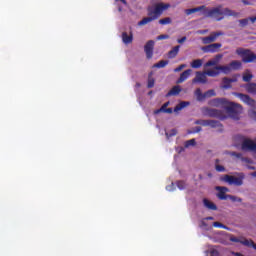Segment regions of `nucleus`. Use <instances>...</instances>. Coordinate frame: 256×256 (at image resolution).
Here are the masks:
<instances>
[{"instance_id": "nucleus-1", "label": "nucleus", "mask_w": 256, "mask_h": 256, "mask_svg": "<svg viewBox=\"0 0 256 256\" xmlns=\"http://www.w3.org/2000/svg\"><path fill=\"white\" fill-rule=\"evenodd\" d=\"M200 15H203L206 19H215V21H223L225 17H239L240 13L235 12L229 8H224L222 6H217L215 8H207L205 5L196 7V8H190L186 9L185 13L186 15H192V13H199Z\"/></svg>"}, {"instance_id": "nucleus-2", "label": "nucleus", "mask_w": 256, "mask_h": 256, "mask_svg": "<svg viewBox=\"0 0 256 256\" xmlns=\"http://www.w3.org/2000/svg\"><path fill=\"white\" fill-rule=\"evenodd\" d=\"M171 7L170 4L165 3H157L153 8H148L149 17L143 18L138 25L141 27L143 25H147V23H151V21H155V19H159L161 15H163V11H167Z\"/></svg>"}, {"instance_id": "nucleus-3", "label": "nucleus", "mask_w": 256, "mask_h": 256, "mask_svg": "<svg viewBox=\"0 0 256 256\" xmlns=\"http://www.w3.org/2000/svg\"><path fill=\"white\" fill-rule=\"evenodd\" d=\"M244 180H245V173L243 172L237 173V177L231 176L229 174H225L220 178V181H223L224 183H228V185H235V187H241V185H243Z\"/></svg>"}, {"instance_id": "nucleus-4", "label": "nucleus", "mask_w": 256, "mask_h": 256, "mask_svg": "<svg viewBox=\"0 0 256 256\" xmlns=\"http://www.w3.org/2000/svg\"><path fill=\"white\" fill-rule=\"evenodd\" d=\"M236 53L241 56L243 63H256V54L245 48L236 49Z\"/></svg>"}, {"instance_id": "nucleus-5", "label": "nucleus", "mask_w": 256, "mask_h": 256, "mask_svg": "<svg viewBox=\"0 0 256 256\" xmlns=\"http://www.w3.org/2000/svg\"><path fill=\"white\" fill-rule=\"evenodd\" d=\"M204 115H206V117H212L213 119H219V121H225V119H227L225 111L215 108H206Z\"/></svg>"}, {"instance_id": "nucleus-6", "label": "nucleus", "mask_w": 256, "mask_h": 256, "mask_svg": "<svg viewBox=\"0 0 256 256\" xmlns=\"http://www.w3.org/2000/svg\"><path fill=\"white\" fill-rule=\"evenodd\" d=\"M224 109L225 111H227L228 114L231 115V117L235 118L239 116V113H241V111H243V106L235 102H227Z\"/></svg>"}, {"instance_id": "nucleus-7", "label": "nucleus", "mask_w": 256, "mask_h": 256, "mask_svg": "<svg viewBox=\"0 0 256 256\" xmlns=\"http://www.w3.org/2000/svg\"><path fill=\"white\" fill-rule=\"evenodd\" d=\"M230 241H232V243H240L241 245H244V247H250L252 249H256V244L252 239L231 236Z\"/></svg>"}, {"instance_id": "nucleus-8", "label": "nucleus", "mask_w": 256, "mask_h": 256, "mask_svg": "<svg viewBox=\"0 0 256 256\" xmlns=\"http://www.w3.org/2000/svg\"><path fill=\"white\" fill-rule=\"evenodd\" d=\"M235 97H238V99L245 103L246 105H249V107H252V109H255L256 107V101L255 99L251 98V96L243 93H234Z\"/></svg>"}, {"instance_id": "nucleus-9", "label": "nucleus", "mask_w": 256, "mask_h": 256, "mask_svg": "<svg viewBox=\"0 0 256 256\" xmlns=\"http://www.w3.org/2000/svg\"><path fill=\"white\" fill-rule=\"evenodd\" d=\"M225 33L218 31V32H212L209 36L202 37L201 41L204 45H211V43H215L217 41L218 37H223Z\"/></svg>"}, {"instance_id": "nucleus-10", "label": "nucleus", "mask_w": 256, "mask_h": 256, "mask_svg": "<svg viewBox=\"0 0 256 256\" xmlns=\"http://www.w3.org/2000/svg\"><path fill=\"white\" fill-rule=\"evenodd\" d=\"M221 47H223V44L221 43H212V44L203 46L201 48V51H203V53H219V51L221 50Z\"/></svg>"}, {"instance_id": "nucleus-11", "label": "nucleus", "mask_w": 256, "mask_h": 256, "mask_svg": "<svg viewBox=\"0 0 256 256\" xmlns=\"http://www.w3.org/2000/svg\"><path fill=\"white\" fill-rule=\"evenodd\" d=\"M216 191H218L217 197L220 201H227L229 194L226 193H229V188L225 186H216Z\"/></svg>"}, {"instance_id": "nucleus-12", "label": "nucleus", "mask_w": 256, "mask_h": 256, "mask_svg": "<svg viewBox=\"0 0 256 256\" xmlns=\"http://www.w3.org/2000/svg\"><path fill=\"white\" fill-rule=\"evenodd\" d=\"M242 151H254L256 152V144L251 139H244L242 142Z\"/></svg>"}, {"instance_id": "nucleus-13", "label": "nucleus", "mask_w": 256, "mask_h": 256, "mask_svg": "<svg viewBox=\"0 0 256 256\" xmlns=\"http://www.w3.org/2000/svg\"><path fill=\"white\" fill-rule=\"evenodd\" d=\"M155 47V41L149 40L145 46H144V51L146 53L147 59H152L153 58V49Z\"/></svg>"}, {"instance_id": "nucleus-14", "label": "nucleus", "mask_w": 256, "mask_h": 256, "mask_svg": "<svg viewBox=\"0 0 256 256\" xmlns=\"http://www.w3.org/2000/svg\"><path fill=\"white\" fill-rule=\"evenodd\" d=\"M207 74L205 72H196V77L192 80V83H207Z\"/></svg>"}, {"instance_id": "nucleus-15", "label": "nucleus", "mask_w": 256, "mask_h": 256, "mask_svg": "<svg viewBox=\"0 0 256 256\" xmlns=\"http://www.w3.org/2000/svg\"><path fill=\"white\" fill-rule=\"evenodd\" d=\"M227 103L228 101L225 98H215L211 101V105H213V107H222V109H225Z\"/></svg>"}, {"instance_id": "nucleus-16", "label": "nucleus", "mask_w": 256, "mask_h": 256, "mask_svg": "<svg viewBox=\"0 0 256 256\" xmlns=\"http://www.w3.org/2000/svg\"><path fill=\"white\" fill-rule=\"evenodd\" d=\"M191 73H193V70L187 69L184 72L180 74V77L177 79L176 83L179 85L181 83H184V81H187L189 77L191 76Z\"/></svg>"}, {"instance_id": "nucleus-17", "label": "nucleus", "mask_w": 256, "mask_h": 256, "mask_svg": "<svg viewBox=\"0 0 256 256\" xmlns=\"http://www.w3.org/2000/svg\"><path fill=\"white\" fill-rule=\"evenodd\" d=\"M226 155H230L231 157H236V159H240L243 163H251V159L247 157H243V154L239 152H226Z\"/></svg>"}, {"instance_id": "nucleus-18", "label": "nucleus", "mask_w": 256, "mask_h": 256, "mask_svg": "<svg viewBox=\"0 0 256 256\" xmlns=\"http://www.w3.org/2000/svg\"><path fill=\"white\" fill-rule=\"evenodd\" d=\"M245 91H247L250 95H256V83L249 82L244 85Z\"/></svg>"}, {"instance_id": "nucleus-19", "label": "nucleus", "mask_w": 256, "mask_h": 256, "mask_svg": "<svg viewBox=\"0 0 256 256\" xmlns=\"http://www.w3.org/2000/svg\"><path fill=\"white\" fill-rule=\"evenodd\" d=\"M122 41L125 45L133 43V33L130 32V35L127 32L122 33Z\"/></svg>"}, {"instance_id": "nucleus-20", "label": "nucleus", "mask_w": 256, "mask_h": 256, "mask_svg": "<svg viewBox=\"0 0 256 256\" xmlns=\"http://www.w3.org/2000/svg\"><path fill=\"white\" fill-rule=\"evenodd\" d=\"M179 93H181V86L176 85L166 94V97H176Z\"/></svg>"}, {"instance_id": "nucleus-21", "label": "nucleus", "mask_w": 256, "mask_h": 256, "mask_svg": "<svg viewBox=\"0 0 256 256\" xmlns=\"http://www.w3.org/2000/svg\"><path fill=\"white\" fill-rule=\"evenodd\" d=\"M189 105H191V103L188 101L180 102L175 106L174 113H179V111H183V109H185V107H189Z\"/></svg>"}, {"instance_id": "nucleus-22", "label": "nucleus", "mask_w": 256, "mask_h": 256, "mask_svg": "<svg viewBox=\"0 0 256 256\" xmlns=\"http://www.w3.org/2000/svg\"><path fill=\"white\" fill-rule=\"evenodd\" d=\"M231 71H239L241 67H243V64L239 60H234L229 63Z\"/></svg>"}, {"instance_id": "nucleus-23", "label": "nucleus", "mask_w": 256, "mask_h": 256, "mask_svg": "<svg viewBox=\"0 0 256 256\" xmlns=\"http://www.w3.org/2000/svg\"><path fill=\"white\" fill-rule=\"evenodd\" d=\"M216 71H222V73H224V75H229V73H231V66L230 64L228 65H224V66H215Z\"/></svg>"}, {"instance_id": "nucleus-24", "label": "nucleus", "mask_w": 256, "mask_h": 256, "mask_svg": "<svg viewBox=\"0 0 256 256\" xmlns=\"http://www.w3.org/2000/svg\"><path fill=\"white\" fill-rule=\"evenodd\" d=\"M204 207L207 209H210V211H217V205L215 203L209 201V199L204 198L203 200Z\"/></svg>"}, {"instance_id": "nucleus-25", "label": "nucleus", "mask_w": 256, "mask_h": 256, "mask_svg": "<svg viewBox=\"0 0 256 256\" xmlns=\"http://www.w3.org/2000/svg\"><path fill=\"white\" fill-rule=\"evenodd\" d=\"M179 49H181V46H175L173 50H170L168 52V59H175L177 55H179Z\"/></svg>"}, {"instance_id": "nucleus-26", "label": "nucleus", "mask_w": 256, "mask_h": 256, "mask_svg": "<svg viewBox=\"0 0 256 256\" xmlns=\"http://www.w3.org/2000/svg\"><path fill=\"white\" fill-rule=\"evenodd\" d=\"M251 79H253V74H251L250 70H246L242 75V80L244 83H251Z\"/></svg>"}, {"instance_id": "nucleus-27", "label": "nucleus", "mask_w": 256, "mask_h": 256, "mask_svg": "<svg viewBox=\"0 0 256 256\" xmlns=\"http://www.w3.org/2000/svg\"><path fill=\"white\" fill-rule=\"evenodd\" d=\"M209 127H211L212 129H220L221 131L223 130V124H221V122L217 121V120H210L209 121Z\"/></svg>"}, {"instance_id": "nucleus-28", "label": "nucleus", "mask_w": 256, "mask_h": 256, "mask_svg": "<svg viewBox=\"0 0 256 256\" xmlns=\"http://www.w3.org/2000/svg\"><path fill=\"white\" fill-rule=\"evenodd\" d=\"M190 66L192 67V69H201V67H203V60L201 59L193 60Z\"/></svg>"}, {"instance_id": "nucleus-29", "label": "nucleus", "mask_w": 256, "mask_h": 256, "mask_svg": "<svg viewBox=\"0 0 256 256\" xmlns=\"http://www.w3.org/2000/svg\"><path fill=\"white\" fill-rule=\"evenodd\" d=\"M205 73L208 77H219L221 75V72L215 69V67L212 70H207Z\"/></svg>"}, {"instance_id": "nucleus-30", "label": "nucleus", "mask_w": 256, "mask_h": 256, "mask_svg": "<svg viewBox=\"0 0 256 256\" xmlns=\"http://www.w3.org/2000/svg\"><path fill=\"white\" fill-rule=\"evenodd\" d=\"M169 65L168 60H161L158 63L154 64L153 67L156 69H163L164 67H167Z\"/></svg>"}, {"instance_id": "nucleus-31", "label": "nucleus", "mask_w": 256, "mask_h": 256, "mask_svg": "<svg viewBox=\"0 0 256 256\" xmlns=\"http://www.w3.org/2000/svg\"><path fill=\"white\" fill-rule=\"evenodd\" d=\"M222 83H223L222 89H231L232 85H231L230 78L224 77L222 79Z\"/></svg>"}, {"instance_id": "nucleus-32", "label": "nucleus", "mask_w": 256, "mask_h": 256, "mask_svg": "<svg viewBox=\"0 0 256 256\" xmlns=\"http://www.w3.org/2000/svg\"><path fill=\"white\" fill-rule=\"evenodd\" d=\"M148 89H153L155 87V78L151 77V74L148 76V84H147Z\"/></svg>"}, {"instance_id": "nucleus-33", "label": "nucleus", "mask_w": 256, "mask_h": 256, "mask_svg": "<svg viewBox=\"0 0 256 256\" xmlns=\"http://www.w3.org/2000/svg\"><path fill=\"white\" fill-rule=\"evenodd\" d=\"M209 121L210 120L200 119V120H196L194 123L195 125H202V127H209Z\"/></svg>"}, {"instance_id": "nucleus-34", "label": "nucleus", "mask_w": 256, "mask_h": 256, "mask_svg": "<svg viewBox=\"0 0 256 256\" xmlns=\"http://www.w3.org/2000/svg\"><path fill=\"white\" fill-rule=\"evenodd\" d=\"M195 95H196L198 101H202V99H205V97H204L205 94H203V92H201L200 88H197L195 90Z\"/></svg>"}, {"instance_id": "nucleus-35", "label": "nucleus", "mask_w": 256, "mask_h": 256, "mask_svg": "<svg viewBox=\"0 0 256 256\" xmlns=\"http://www.w3.org/2000/svg\"><path fill=\"white\" fill-rule=\"evenodd\" d=\"M169 107V102L164 103L158 110H155L156 114L165 113V110Z\"/></svg>"}, {"instance_id": "nucleus-36", "label": "nucleus", "mask_w": 256, "mask_h": 256, "mask_svg": "<svg viewBox=\"0 0 256 256\" xmlns=\"http://www.w3.org/2000/svg\"><path fill=\"white\" fill-rule=\"evenodd\" d=\"M213 227H216L218 229H226L227 231H229V227H227L221 222H213Z\"/></svg>"}, {"instance_id": "nucleus-37", "label": "nucleus", "mask_w": 256, "mask_h": 256, "mask_svg": "<svg viewBox=\"0 0 256 256\" xmlns=\"http://www.w3.org/2000/svg\"><path fill=\"white\" fill-rule=\"evenodd\" d=\"M196 143L195 139H190L185 142L184 147H195Z\"/></svg>"}, {"instance_id": "nucleus-38", "label": "nucleus", "mask_w": 256, "mask_h": 256, "mask_svg": "<svg viewBox=\"0 0 256 256\" xmlns=\"http://www.w3.org/2000/svg\"><path fill=\"white\" fill-rule=\"evenodd\" d=\"M178 189H180V191H183V189H185L187 187V184L185 183V181L180 180L176 183Z\"/></svg>"}, {"instance_id": "nucleus-39", "label": "nucleus", "mask_w": 256, "mask_h": 256, "mask_svg": "<svg viewBox=\"0 0 256 256\" xmlns=\"http://www.w3.org/2000/svg\"><path fill=\"white\" fill-rule=\"evenodd\" d=\"M228 199H230V201H232L233 203L235 202L241 203L243 201V199L237 196L229 195V194H228Z\"/></svg>"}, {"instance_id": "nucleus-40", "label": "nucleus", "mask_w": 256, "mask_h": 256, "mask_svg": "<svg viewBox=\"0 0 256 256\" xmlns=\"http://www.w3.org/2000/svg\"><path fill=\"white\" fill-rule=\"evenodd\" d=\"M159 23H160V25H169L171 23V18L170 17H166L164 19H160Z\"/></svg>"}, {"instance_id": "nucleus-41", "label": "nucleus", "mask_w": 256, "mask_h": 256, "mask_svg": "<svg viewBox=\"0 0 256 256\" xmlns=\"http://www.w3.org/2000/svg\"><path fill=\"white\" fill-rule=\"evenodd\" d=\"M215 170H216L218 173H225V167L222 166V165H219V164H215Z\"/></svg>"}, {"instance_id": "nucleus-42", "label": "nucleus", "mask_w": 256, "mask_h": 256, "mask_svg": "<svg viewBox=\"0 0 256 256\" xmlns=\"http://www.w3.org/2000/svg\"><path fill=\"white\" fill-rule=\"evenodd\" d=\"M215 65H217V61H215L214 59L209 60L205 63V67H215Z\"/></svg>"}, {"instance_id": "nucleus-43", "label": "nucleus", "mask_w": 256, "mask_h": 256, "mask_svg": "<svg viewBox=\"0 0 256 256\" xmlns=\"http://www.w3.org/2000/svg\"><path fill=\"white\" fill-rule=\"evenodd\" d=\"M185 67H187L186 64H181V65H179L178 67H176V68L174 69V73H179V72L183 71V69H185Z\"/></svg>"}, {"instance_id": "nucleus-44", "label": "nucleus", "mask_w": 256, "mask_h": 256, "mask_svg": "<svg viewBox=\"0 0 256 256\" xmlns=\"http://www.w3.org/2000/svg\"><path fill=\"white\" fill-rule=\"evenodd\" d=\"M203 97H215V90L206 91Z\"/></svg>"}, {"instance_id": "nucleus-45", "label": "nucleus", "mask_w": 256, "mask_h": 256, "mask_svg": "<svg viewBox=\"0 0 256 256\" xmlns=\"http://www.w3.org/2000/svg\"><path fill=\"white\" fill-rule=\"evenodd\" d=\"M202 130L201 126H196L194 128H192V131H189L188 133H200V131Z\"/></svg>"}, {"instance_id": "nucleus-46", "label": "nucleus", "mask_w": 256, "mask_h": 256, "mask_svg": "<svg viewBox=\"0 0 256 256\" xmlns=\"http://www.w3.org/2000/svg\"><path fill=\"white\" fill-rule=\"evenodd\" d=\"M175 135H177V130L176 129H172L171 133L166 132V136H168V137H175Z\"/></svg>"}, {"instance_id": "nucleus-47", "label": "nucleus", "mask_w": 256, "mask_h": 256, "mask_svg": "<svg viewBox=\"0 0 256 256\" xmlns=\"http://www.w3.org/2000/svg\"><path fill=\"white\" fill-rule=\"evenodd\" d=\"M239 77V74L234 75L232 78H230V83H237Z\"/></svg>"}, {"instance_id": "nucleus-48", "label": "nucleus", "mask_w": 256, "mask_h": 256, "mask_svg": "<svg viewBox=\"0 0 256 256\" xmlns=\"http://www.w3.org/2000/svg\"><path fill=\"white\" fill-rule=\"evenodd\" d=\"M163 39H169V35H167V34H162V35H159V36L157 37V40H158V41H163Z\"/></svg>"}, {"instance_id": "nucleus-49", "label": "nucleus", "mask_w": 256, "mask_h": 256, "mask_svg": "<svg viewBox=\"0 0 256 256\" xmlns=\"http://www.w3.org/2000/svg\"><path fill=\"white\" fill-rule=\"evenodd\" d=\"M223 59V54H217L214 58V61H216L217 65L219 64V61Z\"/></svg>"}, {"instance_id": "nucleus-50", "label": "nucleus", "mask_w": 256, "mask_h": 256, "mask_svg": "<svg viewBox=\"0 0 256 256\" xmlns=\"http://www.w3.org/2000/svg\"><path fill=\"white\" fill-rule=\"evenodd\" d=\"M187 41V37L183 36L182 38L178 39L177 42L182 44L185 43Z\"/></svg>"}, {"instance_id": "nucleus-51", "label": "nucleus", "mask_w": 256, "mask_h": 256, "mask_svg": "<svg viewBox=\"0 0 256 256\" xmlns=\"http://www.w3.org/2000/svg\"><path fill=\"white\" fill-rule=\"evenodd\" d=\"M175 187V185L172 183L171 186H167L166 189L167 191H173V188Z\"/></svg>"}, {"instance_id": "nucleus-52", "label": "nucleus", "mask_w": 256, "mask_h": 256, "mask_svg": "<svg viewBox=\"0 0 256 256\" xmlns=\"http://www.w3.org/2000/svg\"><path fill=\"white\" fill-rule=\"evenodd\" d=\"M164 113H168V114L173 113V108H167Z\"/></svg>"}, {"instance_id": "nucleus-53", "label": "nucleus", "mask_w": 256, "mask_h": 256, "mask_svg": "<svg viewBox=\"0 0 256 256\" xmlns=\"http://www.w3.org/2000/svg\"><path fill=\"white\" fill-rule=\"evenodd\" d=\"M209 30H200L198 33H200L201 35H205V33H208Z\"/></svg>"}, {"instance_id": "nucleus-54", "label": "nucleus", "mask_w": 256, "mask_h": 256, "mask_svg": "<svg viewBox=\"0 0 256 256\" xmlns=\"http://www.w3.org/2000/svg\"><path fill=\"white\" fill-rule=\"evenodd\" d=\"M213 216H208V217H206V221H213Z\"/></svg>"}, {"instance_id": "nucleus-55", "label": "nucleus", "mask_w": 256, "mask_h": 256, "mask_svg": "<svg viewBox=\"0 0 256 256\" xmlns=\"http://www.w3.org/2000/svg\"><path fill=\"white\" fill-rule=\"evenodd\" d=\"M242 3H244V5H251V3H249L247 0H242Z\"/></svg>"}, {"instance_id": "nucleus-56", "label": "nucleus", "mask_w": 256, "mask_h": 256, "mask_svg": "<svg viewBox=\"0 0 256 256\" xmlns=\"http://www.w3.org/2000/svg\"><path fill=\"white\" fill-rule=\"evenodd\" d=\"M251 171H255V166H247Z\"/></svg>"}, {"instance_id": "nucleus-57", "label": "nucleus", "mask_w": 256, "mask_h": 256, "mask_svg": "<svg viewBox=\"0 0 256 256\" xmlns=\"http://www.w3.org/2000/svg\"><path fill=\"white\" fill-rule=\"evenodd\" d=\"M220 162H221V160L216 159V160H215V165H219Z\"/></svg>"}, {"instance_id": "nucleus-58", "label": "nucleus", "mask_w": 256, "mask_h": 256, "mask_svg": "<svg viewBox=\"0 0 256 256\" xmlns=\"http://www.w3.org/2000/svg\"><path fill=\"white\" fill-rule=\"evenodd\" d=\"M122 3H124V5H127V1L125 0H120Z\"/></svg>"}, {"instance_id": "nucleus-59", "label": "nucleus", "mask_w": 256, "mask_h": 256, "mask_svg": "<svg viewBox=\"0 0 256 256\" xmlns=\"http://www.w3.org/2000/svg\"><path fill=\"white\" fill-rule=\"evenodd\" d=\"M252 177H256V171L255 172H252Z\"/></svg>"}, {"instance_id": "nucleus-60", "label": "nucleus", "mask_w": 256, "mask_h": 256, "mask_svg": "<svg viewBox=\"0 0 256 256\" xmlns=\"http://www.w3.org/2000/svg\"><path fill=\"white\" fill-rule=\"evenodd\" d=\"M136 86H137V87H141V84H140V83H137Z\"/></svg>"}, {"instance_id": "nucleus-61", "label": "nucleus", "mask_w": 256, "mask_h": 256, "mask_svg": "<svg viewBox=\"0 0 256 256\" xmlns=\"http://www.w3.org/2000/svg\"><path fill=\"white\" fill-rule=\"evenodd\" d=\"M151 93H153V91H150V92L148 93V95H151Z\"/></svg>"}]
</instances>
